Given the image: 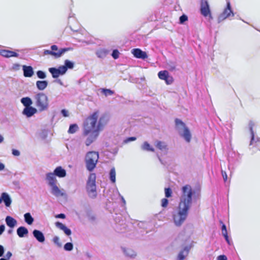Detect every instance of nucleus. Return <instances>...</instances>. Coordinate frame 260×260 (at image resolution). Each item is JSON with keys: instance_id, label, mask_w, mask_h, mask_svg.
I'll use <instances>...</instances> for the list:
<instances>
[{"instance_id": "nucleus-17", "label": "nucleus", "mask_w": 260, "mask_h": 260, "mask_svg": "<svg viewBox=\"0 0 260 260\" xmlns=\"http://www.w3.org/2000/svg\"><path fill=\"white\" fill-rule=\"evenodd\" d=\"M37 112V110L31 106L25 107L23 110L22 113L27 117H30Z\"/></svg>"}, {"instance_id": "nucleus-48", "label": "nucleus", "mask_w": 260, "mask_h": 260, "mask_svg": "<svg viewBox=\"0 0 260 260\" xmlns=\"http://www.w3.org/2000/svg\"><path fill=\"white\" fill-rule=\"evenodd\" d=\"M221 174H222V176L223 177V180L225 182L228 179V176L226 175V173L225 171H222Z\"/></svg>"}, {"instance_id": "nucleus-32", "label": "nucleus", "mask_w": 260, "mask_h": 260, "mask_svg": "<svg viewBox=\"0 0 260 260\" xmlns=\"http://www.w3.org/2000/svg\"><path fill=\"white\" fill-rule=\"evenodd\" d=\"M78 129V126L77 124H72L70 125L68 131L69 134H74Z\"/></svg>"}, {"instance_id": "nucleus-7", "label": "nucleus", "mask_w": 260, "mask_h": 260, "mask_svg": "<svg viewBox=\"0 0 260 260\" xmlns=\"http://www.w3.org/2000/svg\"><path fill=\"white\" fill-rule=\"evenodd\" d=\"M200 13L205 17L212 19L211 11L208 0H201Z\"/></svg>"}, {"instance_id": "nucleus-57", "label": "nucleus", "mask_w": 260, "mask_h": 260, "mask_svg": "<svg viewBox=\"0 0 260 260\" xmlns=\"http://www.w3.org/2000/svg\"><path fill=\"white\" fill-rule=\"evenodd\" d=\"M46 180L49 181V173H47L46 174Z\"/></svg>"}, {"instance_id": "nucleus-23", "label": "nucleus", "mask_w": 260, "mask_h": 260, "mask_svg": "<svg viewBox=\"0 0 260 260\" xmlns=\"http://www.w3.org/2000/svg\"><path fill=\"white\" fill-rule=\"evenodd\" d=\"M2 200L6 207H9L12 203L11 199L8 193L3 192L2 193Z\"/></svg>"}, {"instance_id": "nucleus-27", "label": "nucleus", "mask_w": 260, "mask_h": 260, "mask_svg": "<svg viewBox=\"0 0 260 260\" xmlns=\"http://www.w3.org/2000/svg\"><path fill=\"white\" fill-rule=\"evenodd\" d=\"M20 101L25 107H30L32 104V100L29 97L22 98Z\"/></svg>"}, {"instance_id": "nucleus-29", "label": "nucleus", "mask_w": 260, "mask_h": 260, "mask_svg": "<svg viewBox=\"0 0 260 260\" xmlns=\"http://www.w3.org/2000/svg\"><path fill=\"white\" fill-rule=\"evenodd\" d=\"M48 85V82L46 81H38L36 82L37 88L41 90H44Z\"/></svg>"}, {"instance_id": "nucleus-45", "label": "nucleus", "mask_w": 260, "mask_h": 260, "mask_svg": "<svg viewBox=\"0 0 260 260\" xmlns=\"http://www.w3.org/2000/svg\"><path fill=\"white\" fill-rule=\"evenodd\" d=\"M12 154L14 156H19L20 155V152L19 150H16V149H12Z\"/></svg>"}, {"instance_id": "nucleus-52", "label": "nucleus", "mask_w": 260, "mask_h": 260, "mask_svg": "<svg viewBox=\"0 0 260 260\" xmlns=\"http://www.w3.org/2000/svg\"><path fill=\"white\" fill-rule=\"evenodd\" d=\"M136 140V138L135 137H128V138H127V139L125 140V142H129V141H135Z\"/></svg>"}, {"instance_id": "nucleus-24", "label": "nucleus", "mask_w": 260, "mask_h": 260, "mask_svg": "<svg viewBox=\"0 0 260 260\" xmlns=\"http://www.w3.org/2000/svg\"><path fill=\"white\" fill-rule=\"evenodd\" d=\"M61 67L62 71L66 73L68 69H72L74 68V63L69 60L64 61V65L60 66Z\"/></svg>"}, {"instance_id": "nucleus-36", "label": "nucleus", "mask_w": 260, "mask_h": 260, "mask_svg": "<svg viewBox=\"0 0 260 260\" xmlns=\"http://www.w3.org/2000/svg\"><path fill=\"white\" fill-rule=\"evenodd\" d=\"M165 196L166 198H170L172 197V189L168 187V188H165Z\"/></svg>"}, {"instance_id": "nucleus-30", "label": "nucleus", "mask_w": 260, "mask_h": 260, "mask_svg": "<svg viewBox=\"0 0 260 260\" xmlns=\"http://www.w3.org/2000/svg\"><path fill=\"white\" fill-rule=\"evenodd\" d=\"M221 232H222V234L223 236L224 237L225 240L229 244H230V241H229V237L228 235V232L226 230V228L224 224H223L222 225Z\"/></svg>"}, {"instance_id": "nucleus-46", "label": "nucleus", "mask_w": 260, "mask_h": 260, "mask_svg": "<svg viewBox=\"0 0 260 260\" xmlns=\"http://www.w3.org/2000/svg\"><path fill=\"white\" fill-rule=\"evenodd\" d=\"M61 113L62 114V115L65 117H68L69 116L68 111L66 109H62L61 111Z\"/></svg>"}, {"instance_id": "nucleus-35", "label": "nucleus", "mask_w": 260, "mask_h": 260, "mask_svg": "<svg viewBox=\"0 0 260 260\" xmlns=\"http://www.w3.org/2000/svg\"><path fill=\"white\" fill-rule=\"evenodd\" d=\"M102 92L106 96L111 95L114 94V91L109 89H102Z\"/></svg>"}, {"instance_id": "nucleus-51", "label": "nucleus", "mask_w": 260, "mask_h": 260, "mask_svg": "<svg viewBox=\"0 0 260 260\" xmlns=\"http://www.w3.org/2000/svg\"><path fill=\"white\" fill-rule=\"evenodd\" d=\"M4 253V248L3 246L0 245V257L2 256Z\"/></svg>"}, {"instance_id": "nucleus-40", "label": "nucleus", "mask_w": 260, "mask_h": 260, "mask_svg": "<svg viewBox=\"0 0 260 260\" xmlns=\"http://www.w3.org/2000/svg\"><path fill=\"white\" fill-rule=\"evenodd\" d=\"M187 20H188L187 16L186 15L183 14L182 16H181L179 18V23L180 24H183L185 21H187Z\"/></svg>"}, {"instance_id": "nucleus-21", "label": "nucleus", "mask_w": 260, "mask_h": 260, "mask_svg": "<svg viewBox=\"0 0 260 260\" xmlns=\"http://www.w3.org/2000/svg\"><path fill=\"white\" fill-rule=\"evenodd\" d=\"M7 225L10 228H13L17 224V220L10 216H7L5 219Z\"/></svg>"}, {"instance_id": "nucleus-38", "label": "nucleus", "mask_w": 260, "mask_h": 260, "mask_svg": "<svg viewBox=\"0 0 260 260\" xmlns=\"http://www.w3.org/2000/svg\"><path fill=\"white\" fill-rule=\"evenodd\" d=\"M37 75L38 77L40 79H44L46 77L45 73L42 71H38L37 72Z\"/></svg>"}, {"instance_id": "nucleus-11", "label": "nucleus", "mask_w": 260, "mask_h": 260, "mask_svg": "<svg viewBox=\"0 0 260 260\" xmlns=\"http://www.w3.org/2000/svg\"><path fill=\"white\" fill-rule=\"evenodd\" d=\"M231 16H234V14L232 10L231 4L229 2L227 3L226 7L224 9L223 11L219 16L218 19L220 20H223L226 18L230 17Z\"/></svg>"}, {"instance_id": "nucleus-55", "label": "nucleus", "mask_w": 260, "mask_h": 260, "mask_svg": "<svg viewBox=\"0 0 260 260\" xmlns=\"http://www.w3.org/2000/svg\"><path fill=\"white\" fill-rule=\"evenodd\" d=\"M5 168V165L0 162V171L4 170Z\"/></svg>"}, {"instance_id": "nucleus-31", "label": "nucleus", "mask_w": 260, "mask_h": 260, "mask_svg": "<svg viewBox=\"0 0 260 260\" xmlns=\"http://www.w3.org/2000/svg\"><path fill=\"white\" fill-rule=\"evenodd\" d=\"M142 148L143 150L154 152V149L151 147L150 144L147 142H144L143 145L142 146Z\"/></svg>"}, {"instance_id": "nucleus-43", "label": "nucleus", "mask_w": 260, "mask_h": 260, "mask_svg": "<svg viewBox=\"0 0 260 260\" xmlns=\"http://www.w3.org/2000/svg\"><path fill=\"white\" fill-rule=\"evenodd\" d=\"M20 65L19 63H14L12 67V69L14 71H18L20 70Z\"/></svg>"}, {"instance_id": "nucleus-9", "label": "nucleus", "mask_w": 260, "mask_h": 260, "mask_svg": "<svg viewBox=\"0 0 260 260\" xmlns=\"http://www.w3.org/2000/svg\"><path fill=\"white\" fill-rule=\"evenodd\" d=\"M51 51H50V55L54 56L56 58L60 57L65 52L73 50V48L71 47L58 49L57 46L55 45L51 46Z\"/></svg>"}, {"instance_id": "nucleus-37", "label": "nucleus", "mask_w": 260, "mask_h": 260, "mask_svg": "<svg viewBox=\"0 0 260 260\" xmlns=\"http://www.w3.org/2000/svg\"><path fill=\"white\" fill-rule=\"evenodd\" d=\"M73 248V245L72 243L68 242L64 246V249L67 251H71Z\"/></svg>"}, {"instance_id": "nucleus-1", "label": "nucleus", "mask_w": 260, "mask_h": 260, "mask_svg": "<svg viewBox=\"0 0 260 260\" xmlns=\"http://www.w3.org/2000/svg\"><path fill=\"white\" fill-rule=\"evenodd\" d=\"M99 111H95L88 116L83 123L82 136L87 137L85 143L89 146L97 138L104 126L108 121V118L105 115L99 117Z\"/></svg>"}, {"instance_id": "nucleus-53", "label": "nucleus", "mask_w": 260, "mask_h": 260, "mask_svg": "<svg viewBox=\"0 0 260 260\" xmlns=\"http://www.w3.org/2000/svg\"><path fill=\"white\" fill-rule=\"evenodd\" d=\"M5 229V226L4 224H2L0 225V235H1L4 232Z\"/></svg>"}, {"instance_id": "nucleus-15", "label": "nucleus", "mask_w": 260, "mask_h": 260, "mask_svg": "<svg viewBox=\"0 0 260 260\" xmlns=\"http://www.w3.org/2000/svg\"><path fill=\"white\" fill-rule=\"evenodd\" d=\"M22 70L23 72V76L25 77H31L34 74L33 68L30 66H22Z\"/></svg>"}, {"instance_id": "nucleus-58", "label": "nucleus", "mask_w": 260, "mask_h": 260, "mask_svg": "<svg viewBox=\"0 0 260 260\" xmlns=\"http://www.w3.org/2000/svg\"><path fill=\"white\" fill-rule=\"evenodd\" d=\"M45 54H49V50H46L44 51Z\"/></svg>"}, {"instance_id": "nucleus-34", "label": "nucleus", "mask_w": 260, "mask_h": 260, "mask_svg": "<svg viewBox=\"0 0 260 260\" xmlns=\"http://www.w3.org/2000/svg\"><path fill=\"white\" fill-rule=\"evenodd\" d=\"M124 252L127 256L130 257H134L136 256V253L132 249H124Z\"/></svg>"}, {"instance_id": "nucleus-5", "label": "nucleus", "mask_w": 260, "mask_h": 260, "mask_svg": "<svg viewBox=\"0 0 260 260\" xmlns=\"http://www.w3.org/2000/svg\"><path fill=\"white\" fill-rule=\"evenodd\" d=\"M96 176L94 173H91L88 177L87 182L86 188L89 194H91L93 197L96 196V185H95Z\"/></svg>"}, {"instance_id": "nucleus-2", "label": "nucleus", "mask_w": 260, "mask_h": 260, "mask_svg": "<svg viewBox=\"0 0 260 260\" xmlns=\"http://www.w3.org/2000/svg\"><path fill=\"white\" fill-rule=\"evenodd\" d=\"M194 193V190L189 184H186L181 187L180 202L177 211L173 214V221L177 226H181L186 219Z\"/></svg>"}, {"instance_id": "nucleus-4", "label": "nucleus", "mask_w": 260, "mask_h": 260, "mask_svg": "<svg viewBox=\"0 0 260 260\" xmlns=\"http://www.w3.org/2000/svg\"><path fill=\"white\" fill-rule=\"evenodd\" d=\"M36 106L40 111H43L48 107V97L43 92H40L35 95Z\"/></svg>"}, {"instance_id": "nucleus-19", "label": "nucleus", "mask_w": 260, "mask_h": 260, "mask_svg": "<svg viewBox=\"0 0 260 260\" xmlns=\"http://www.w3.org/2000/svg\"><path fill=\"white\" fill-rule=\"evenodd\" d=\"M32 234L36 240L40 243H43L45 241V237L42 232L38 230H34L32 232Z\"/></svg>"}, {"instance_id": "nucleus-39", "label": "nucleus", "mask_w": 260, "mask_h": 260, "mask_svg": "<svg viewBox=\"0 0 260 260\" xmlns=\"http://www.w3.org/2000/svg\"><path fill=\"white\" fill-rule=\"evenodd\" d=\"M169 204V201L166 198H163L161 201V206L163 208H166Z\"/></svg>"}, {"instance_id": "nucleus-13", "label": "nucleus", "mask_w": 260, "mask_h": 260, "mask_svg": "<svg viewBox=\"0 0 260 260\" xmlns=\"http://www.w3.org/2000/svg\"><path fill=\"white\" fill-rule=\"evenodd\" d=\"M132 53L134 56L137 58L145 59L148 57L146 52L139 48L133 49L132 51Z\"/></svg>"}, {"instance_id": "nucleus-54", "label": "nucleus", "mask_w": 260, "mask_h": 260, "mask_svg": "<svg viewBox=\"0 0 260 260\" xmlns=\"http://www.w3.org/2000/svg\"><path fill=\"white\" fill-rule=\"evenodd\" d=\"M56 217L64 219L66 217V215L64 214L61 213L57 215Z\"/></svg>"}, {"instance_id": "nucleus-18", "label": "nucleus", "mask_w": 260, "mask_h": 260, "mask_svg": "<svg viewBox=\"0 0 260 260\" xmlns=\"http://www.w3.org/2000/svg\"><path fill=\"white\" fill-rule=\"evenodd\" d=\"M56 183H54L53 184H50L52 186L51 192L55 196L57 197H62L65 194V193L63 191V190L60 189L56 185Z\"/></svg>"}, {"instance_id": "nucleus-26", "label": "nucleus", "mask_w": 260, "mask_h": 260, "mask_svg": "<svg viewBox=\"0 0 260 260\" xmlns=\"http://www.w3.org/2000/svg\"><path fill=\"white\" fill-rule=\"evenodd\" d=\"M155 146L161 151H167L168 150L167 145L164 142L160 141H156Z\"/></svg>"}, {"instance_id": "nucleus-16", "label": "nucleus", "mask_w": 260, "mask_h": 260, "mask_svg": "<svg viewBox=\"0 0 260 260\" xmlns=\"http://www.w3.org/2000/svg\"><path fill=\"white\" fill-rule=\"evenodd\" d=\"M0 55L6 58H9L11 57H18L19 56V54L16 52L5 49L0 50Z\"/></svg>"}, {"instance_id": "nucleus-49", "label": "nucleus", "mask_w": 260, "mask_h": 260, "mask_svg": "<svg viewBox=\"0 0 260 260\" xmlns=\"http://www.w3.org/2000/svg\"><path fill=\"white\" fill-rule=\"evenodd\" d=\"M217 260H227V257L224 255H220L217 257Z\"/></svg>"}, {"instance_id": "nucleus-28", "label": "nucleus", "mask_w": 260, "mask_h": 260, "mask_svg": "<svg viewBox=\"0 0 260 260\" xmlns=\"http://www.w3.org/2000/svg\"><path fill=\"white\" fill-rule=\"evenodd\" d=\"M24 221L26 223H27L29 225H31L32 224L34 219L31 215L30 213H26L24 215Z\"/></svg>"}, {"instance_id": "nucleus-41", "label": "nucleus", "mask_w": 260, "mask_h": 260, "mask_svg": "<svg viewBox=\"0 0 260 260\" xmlns=\"http://www.w3.org/2000/svg\"><path fill=\"white\" fill-rule=\"evenodd\" d=\"M106 51L105 50H99L96 52L97 56L100 58L104 57L106 55Z\"/></svg>"}, {"instance_id": "nucleus-59", "label": "nucleus", "mask_w": 260, "mask_h": 260, "mask_svg": "<svg viewBox=\"0 0 260 260\" xmlns=\"http://www.w3.org/2000/svg\"><path fill=\"white\" fill-rule=\"evenodd\" d=\"M12 232H13V230H9L8 231V233L9 234H11V233H12Z\"/></svg>"}, {"instance_id": "nucleus-47", "label": "nucleus", "mask_w": 260, "mask_h": 260, "mask_svg": "<svg viewBox=\"0 0 260 260\" xmlns=\"http://www.w3.org/2000/svg\"><path fill=\"white\" fill-rule=\"evenodd\" d=\"M253 125V123H250V129L251 135V141L253 140L254 139V133H253V129H252Z\"/></svg>"}, {"instance_id": "nucleus-33", "label": "nucleus", "mask_w": 260, "mask_h": 260, "mask_svg": "<svg viewBox=\"0 0 260 260\" xmlns=\"http://www.w3.org/2000/svg\"><path fill=\"white\" fill-rule=\"evenodd\" d=\"M110 179L112 183H115L116 181V172L114 168L111 169L110 172Z\"/></svg>"}, {"instance_id": "nucleus-14", "label": "nucleus", "mask_w": 260, "mask_h": 260, "mask_svg": "<svg viewBox=\"0 0 260 260\" xmlns=\"http://www.w3.org/2000/svg\"><path fill=\"white\" fill-rule=\"evenodd\" d=\"M192 246L189 245L185 246L181 251L179 253L177 260H184L188 254L189 250H190Z\"/></svg>"}, {"instance_id": "nucleus-22", "label": "nucleus", "mask_w": 260, "mask_h": 260, "mask_svg": "<svg viewBox=\"0 0 260 260\" xmlns=\"http://www.w3.org/2000/svg\"><path fill=\"white\" fill-rule=\"evenodd\" d=\"M28 233L27 229L24 226H21L17 229V234L20 238H23Z\"/></svg>"}, {"instance_id": "nucleus-42", "label": "nucleus", "mask_w": 260, "mask_h": 260, "mask_svg": "<svg viewBox=\"0 0 260 260\" xmlns=\"http://www.w3.org/2000/svg\"><path fill=\"white\" fill-rule=\"evenodd\" d=\"M119 52L117 50H114L113 51L112 56L114 59H117L119 57Z\"/></svg>"}, {"instance_id": "nucleus-6", "label": "nucleus", "mask_w": 260, "mask_h": 260, "mask_svg": "<svg viewBox=\"0 0 260 260\" xmlns=\"http://www.w3.org/2000/svg\"><path fill=\"white\" fill-rule=\"evenodd\" d=\"M66 175V171L61 167L58 166L56 167L52 173H50V184L56 183L55 176L59 178H63Z\"/></svg>"}, {"instance_id": "nucleus-60", "label": "nucleus", "mask_w": 260, "mask_h": 260, "mask_svg": "<svg viewBox=\"0 0 260 260\" xmlns=\"http://www.w3.org/2000/svg\"><path fill=\"white\" fill-rule=\"evenodd\" d=\"M2 201H3V200H2V197L1 196V197H0V204H1V203H2Z\"/></svg>"}, {"instance_id": "nucleus-44", "label": "nucleus", "mask_w": 260, "mask_h": 260, "mask_svg": "<svg viewBox=\"0 0 260 260\" xmlns=\"http://www.w3.org/2000/svg\"><path fill=\"white\" fill-rule=\"evenodd\" d=\"M54 242L59 247H61V244L59 242V239L57 237H55L53 238Z\"/></svg>"}, {"instance_id": "nucleus-50", "label": "nucleus", "mask_w": 260, "mask_h": 260, "mask_svg": "<svg viewBox=\"0 0 260 260\" xmlns=\"http://www.w3.org/2000/svg\"><path fill=\"white\" fill-rule=\"evenodd\" d=\"M12 254L10 251H8L5 255V257L7 259L9 260L10 257L12 256Z\"/></svg>"}, {"instance_id": "nucleus-20", "label": "nucleus", "mask_w": 260, "mask_h": 260, "mask_svg": "<svg viewBox=\"0 0 260 260\" xmlns=\"http://www.w3.org/2000/svg\"><path fill=\"white\" fill-rule=\"evenodd\" d=\"M50 73H51L53 78H57L60 75H62L65 73L62 71L61 67L60 66L58 69L54 68H50Z\"/></svg>"}, {"instance_id": "nucleus-56", "label": "nucleus", "mask_w": 260, "mask_h": 260, "mask_svg": "<svg viewBox=\"0 0 260 260\" xmlns=\"http://www.w3.org/2000/svg\"><path fill=\"white\" fill-rule=\"evenodd\" d=\"M3 141H4V137L1 135H0V143L3 142Z\"/></svg>"}, {"instance_id": "nucleus-25", "label": "nucleus", "mask_w": 260, "mask_h": 260, "mask_svg": "<svg viewBox=\"0 0 260 260\" xmlns=\"http://www.w3.org/2000/svg\"><path fill=\"white\" fill-rule=\"evenodd\" d=\"M56 225L58 228L62 230L67 235L70 236L72 232L71 230L68 229L65 225H64L62 223L57 222L56 223Z\"/></svg>"}, {"instance_id": "nucleus-3", "label": "nucleus", "mask_w": 260, "mask_h": 260, "mask_svg": "<svg viewBox=\"0 0 260 260\" xmlns=\"http://www.w3.org/2000/svg\"><path fill=\"white\" fill-rule=\"evenodd\" d=\"M99 159V153L95 151L88 152L85 157L86 167L89 171H92L96 167Z\"/></svg>"}, {"instance_id": "nucleus-10", "label": "nucleus", "mask_w": 260, "mask_h": 260, "mask_svg": "<svg viewBox=\"0 0 260 260\" xmlns=\"http://www.w3.org/2000/svg\"><path fill=\"white\" fill-rule=\"evenodd\" d=\"M158 77L160 80H165L168 85L171 84L174 81L173 77L170 75L169 72L167 70L159 71Z\"/></svg>"}, {"instance_id": "nucleus-12", "label": "nucleus", "mask_w": 260, "mask_h": 260, "mask_svg": "<svg viewBox=\"0 0 260 260\" xmlns=\"http://www.w3.org/2000/svg\"><path fill=\"white\" fill-rule=\"evenodd\" d=\"M49 134V126L45 125L43 126L38 132V136L39 139L42 141L46 142L48 135Z\"/></svg>"}, {"instance_id": "nucleus-8", "label": "nucleus", "mask_w": 260, "mask_h": 260, "mask_svg": "<svg viewBox=\"0 0 260 260\" xmlns=\"http://www.w3.org/2000/svg\"><path fill=\"white\" fill-rule=\"evenodd\" d=\"M175 124L178 128H183L184 132L182 136L185 139L186 142H189L191 140V134L188 128L186 126L185 124L180 119L176 118L175 120Z\"/></svg>"}]
</instances>
